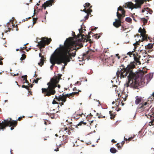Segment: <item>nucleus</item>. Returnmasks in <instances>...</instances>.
<instances>
[{"label":"nucleus","instance_id":"obj_1","mask_svg":"<svg viewBox=\"0 0 154 154\" xmlns=\"http://www.w3.org/2000/svg\"><path fill=\"white\" fill-rule=\"evenodd\" d=\"M72 38L71 37L67 38L64 42V45L61 44L59 45V47L57 48L54 51V53L57 49H59L57 51L58 55L54 57V59L57 64H61L62 62L67 60L69 62V58L71 56L70 52L71 50L75 49L72 48L70 44V41Z\"/></svg>","mask_w":154,"mask_h":154},{"label":"nucleus","instance_id":"obj_2","mask_svg":"<svg viewBox=\"0 0 154 154\" xmlns=\"http://www.w3.org/2000/svg\"><path fill=\"white\" fill-rule=\"evenodd\" d=\"M134 67L135 66L131 64L128 65L126 68H124V70L121 69L120 70L119 69H118L116 72V75H119L120 74L121 78H124L129 73V75L127 77V79H128V83L129 84L131 81L132 80V79L134 77L135 74L131 69L134 68Z\"/></svg>","mask_w":154,"mask_h":154},{"label":"nucleus","instance_id":"obj_3","mask_svg":"<svg viewBox=\"0 0 154 154\" xmlns=\"http://www.w3.org/2000/svg\"><path fill=\"white\" fill-rule=\"evenodd\" d=\"M47 85L48 86L47 88L42 89V93L44 94L45 96H49L51 95H54L56 93L55 89L56 86L52 82L51 79L47 83Z\"/></svg>","mask_w":154,"mask_h":154},{"label":"nucleus","instance_id":"obj_4","mask_svg":"<svg viewBox=\"0 0 154 154\" xmlns=\"http://www.w3.org/2000/svg\"><path fill=\"white\" fill-rule=\"evenodd\" d=\"M51 38H48L47 37H43L39 43V44L42 47H44L46 44H48L51 41Z\"/></svg>","mask_w":154,"mask_h":154},{"label":"nucleus","instance_id":"obj_5","mask_svg":"<svg viewBox=\"0 0 154 154\" xmlns=\"http://www.w3.org/2000/svg\"><path fill=\"white\" fill-rule=\"evenodd\" d=\"M11 118H9L6 119L4 120V122L7 121V122H4L2 121L1 123H0V129L4 131V129H5V127H7L8 123H10L11 121Z\"/></svg>","mask_w":154,"mask_h":154},{"label":"nucleus","instance_id":"obj_6","mask_svg":"<svg viewBox=\"0 0 154 154\" xmlns=\"http://www.w3.org/2000/svg\"><path fill=\"white\" fill-rule=\"evenodd\" d=\"M54 0L47 1L42 4V7L44 8L45 10L47 7H50L52 5V3H54Z\"/></svg>","mask_w":154,"mask_h":154},{"label":"nucleus","instance_id":"obj_7","mask_svg":"<svg viewBox=\"0 0 154 154\" xmlns=\"http://www.w3.org/2000/svg\"><path fill=\"white\" fill-rule=\"evenodd\" d=\"M140 37L141 38V37H142V40H141L140 39H139L138 41H137L136 40V43H134L133 45H134V46H135L136 45H139V43L141 42V41H143L146 40H147V39L149 38L148 37L147 35H141V36H140Z\"/></svg>","mask_w":154,"mask_h":154},{"label":"nucleus","instance_id":"obj_8","mask_svg":"<svg viewBox=\"0 0 154 154\" xmlns=\"http://www.w3.org/2000/svg\"><path fill=\"white\" fill-rule=\"evenodd\" d=\"M153 76V73H150L146 75L144 78V80L146 79V82H149L152 79V78Z\"/></svg>","mask_w":154,"mask_h":154},{"label":"nucleus","instance_id":"obj_9","mask_svg":"<svg viewBox=\"0 0 154 154\" xmlns=\"http://www.w3.org/2000/svg\"><path fill=\"white\" fill-rule=\"evenodd\" d=\"M39 57L41 58L40 60V62L38 63V65L40 66H41L43 65L44 63V61L45 60V58H44L43 56L41 55V53H40L39 54Z\"/></svg>","mask_w":154,"mask_h":154},{"label":"nucleus","instance_id":"obj_10","mask_svg":"<svg viewBox=\"0 0 154 154\" xmlns=\"http://www.w3.org/2000/svg\"><path fill=\"white\" fill-rule=\"evenodd\" d=\"M127 5L129 7H131L133 9L134 8L136 9L137 8H141L140 6H138L137 7L135 6L133 3L131 2H129L127 3Z\"/></svg>","mask_w":154,"mask_h":154},{"label":"nucleus","instance_id":"obj_11","mask_svg":"<svg viewBox=\"0 0 154 154\" xmlns=\"http://www.w3.org/2000/svg\"><path fill=\"white\" fill-rule=\"evenodd\" d=\"M51 79L52 80V82L54 83L57 87V84L59 82L60 79L57 78V77L55 78H51Z\"/></svg>","mask_w":154,"mask_h":154},{"label":"nucleus","instance_id":"obj_12","mask_svg":"<svg viewBox=\"0 0 154 154\" xmlns=\"http://www.w3.org/2000/svg\"><path fill=\"white\" fill-rule=\"evenodd\" d=\"M145 107H143L142 105V103L140 104L137 107V110L138 112H141L144 110Z\"/></svg>","mask_w":154,"mask_h":154},{"label":"nucleus","instance_id":"obj_13","mask_svg":"<svg viewBox=\"0 0 154 154\" xmlns=\"http://www.w3.org/2000/svg\"><path fill=\"white\" fill-rule=\"evenodd\" d=\"M146 1V0H135V2H136V3L135 4V5L137 3L138 4L137 5H136V7H137L138 6H140V5H142L144 1Z\"/></svg>","mask_w":154,"mask_h":154},{"label":"nucleus","instance_id":"obj_14","mask_svg":"<svg viewBox=\"0 0 154 154\" xmlns=\"http://www.w3.org/2000/svg\"><path fill=\"white\" fill-rule=\"evenodd\" d=\"M121 23L119 21V19H115V21L113 23V25L116 27H118L120 26H121Z\"/></svg>","mask_w":154,"mask_h":154},{"label":"nucleus","instance_id":"obj_15","mask_svg":"<svg viewBox=\"0 0 154 154\" xmlns=\"http://www.w3.org/2000/svg\"><path fill=\"white\" fill-rule=\"evenodd\" d=\"M125 15H121V14H119L118 12H117L116 13V16L118 17V18L119 19V21L120 23H122L121 20L125 16Z\"/></svg>","mask_w":154,"mask_h":154},{"label":"nucleus","instance_id":"obj_16","mask_svg":"<svg viewBox=\"0 0 154 154\" xmlns=\"http://www.w3.org/2000/svg\"><path fill=\"white\" fill-rule=\"evenodd\" d=\"M125 15H121V14H119L118 12H117L116 13V16L118 17V18L119 19V21L120 23H122L121 20L125 16Z\"/></svg>","mask_w":154,"mask_h":154},{"label":"nucleus","instance_id":"obj_17","mask_svg":"<svg viewBox=\"0 0 154 154\" xmlns=\"http://www.w3.org/2000/svg\"><path fill=\"white\" fill-rule=\"evenodd\" d=\"M52 56H51L50 59V62L52 64L50 66V69L51 70H52L53 67L55 63H56V62L54 61V57L52 59L51 58Z\"/></svg>","mask_w":154,"mask_h":154},{"label":"nucleus","instance_id":"obj_18","mask_svg":"<svg viewBox=\"0 0 154 154\" xmlns=\"http://www.w3.org/2000/svg\"><path fill=\"white\" fill-rule=\"evenodd\" d=\"M136 98L135 101V103L137 105L141 102L142 98L141 97H138V96H137Z\"/></svg>","mask_w":154,"mask_h":154},{"label":"nucleus","instance_id":"obj_19","mask_svg":"<svg viewBox=\"0 0 154 154\" xmlns=\"http://www.w3.org/2000/svg\"><path fill=\"white\" fill-rule=\"evenodd\" d=\"M10 126H13L14 127H16L17 125V120H12L10 122Z\"/></svg>","mask_w":154,"mask_h":154},{"label":"nucleus","instance_id":"obj_20","mask_svg":"<svg viewBox=\"0 0 154 154\" xmlns=\"http://www.w3.org/2000/svg\"><path fill=\"white\" fill-rule=\"evenodd\" d=\"M110 151L112 153L114 154L117 152V150L115 148L112 147L110 149Z\"/></svg>","mask_w":154,"mask_h":154},{"label":"nucleus","instance_id":"obj_21","mask_svg":"<svg viewBox=\"0 0 154 154\" xmlns=\"http://www.w3.org/2000/svg\"><path fill=\"white\" fill-rule=\"evenodd\" d=\"M153 46V44L149 43L146 45H145V48L146 49L151 48H152Z\"/></svg>","mask_w":154,"mask_h":154},{"label":"nucleus","instance_id":"obj_22","mask_svg":"<svg viewBox=\"0 0 154 154\" xmlns=\"http://www.w3.org/2000/svg\"><path fill=\"white\" fill-rule=\"evenodd\" d=\"M85 5H84V7L85 8L86 7H87L89 8H91L92 7V6H90V4L89 3H85Z\"/></svg>","mask_w":154,"mask_h":154},{"label":"nucleus","instance_id":"obj_23","mask_svg":"<svg viewBox=\"0 0 154 154\" xmlns=\"http://www.w3.org/2000/svg\"><path fill=\"white\" fill-rule=\"evenodd\" d=\"M60 96H61L60 100H61L62 102H65L66 100V97H62V96H61V95H60Z\"/></svg>","mask_w":154,"mask_h":154},{"label":"nucleus","instance_id":"obj_24","mask_svg":"<svg viewBox=\"0 0 154 154\" xmlns=\"http://www.w3.org/2000/svg\"><path fill=\"white\" fill-rule=\"evenodd\" d=\"M125 20L128 23H130L132 21V20L131 18L128 17H127L125 18Z\"/></svg>","mask_w":154,"mask_h":154},{"label":"nucleus","instance_id":"obj_25","mask_svg":"<svg viewBox=\"0 0 154 154\" xmlns=\"http://www.w3.org/2000/svg\"><path fill=\"white\" fill-rule=\"evenodd\" d=\"M72 51V50L70 52V53H71V56H70V58H69V61H70V59H72V58L71 57V56H72L73 57H74L76 55V51H75L74 53H71V51Z\"/></svg>","mask_w":154,"mask_h":154},{"label":"nucleus","instance_id":"obj_26","mask_svg":"<svg viewBox=\"0 0 154 154\" xmlns=\"http://www.w3.org/2000/svg\"><path fill=\"white\" fill-rule=\"evenodd\" d=\"M141 20L144 23H147L148 19H146L145 18H141Z\"/></svg>","mask_w":154,"mask_h":154},{"label":"nucleus","instance_id":"obj_27","mask_svg":"<svg viewBox=\"0 0 154 154\" xmlns=\"http://www.w3.org/2000/svg\"><path fill=\"white\" fill-rule=\"evenodd\" d=\"M142 104L143 107H145V108L148 106L149 103L147 102H145L144 103H142Z\"/></svg>","mask_w":154,"mask_h":154},{"label":"nucleus","instance_id":"obj_28","mask_svg":"<svg viewBox=\"0 0 154 154\" xmlns=\"http://www.w3.org/2000/svg\"><path fill=\"white\" fill-rule=\"evenodd\" d=\"M100 35H101L102 34V33H101L99 34H95V38H96L97 39L99 38L100 37Z\"/></svg>","mask_w":154,"mask_h":154},{"label":"nucleus","instance_id":"obj_29","mask_svg":"<svg viewBox=\"0 0 154 154\" xmlns=\"http://www.w3.org/2000/svg\"><path fill=\"white\" fill-rule=\"evenodd\" d=\"M24 75H22V76H21V78L23 79V80H25V82H23V83H24L25 82L26 83H27L28 85H29V82H28V81H27V80H26V79H25V78L24 77Z\"/></svg>","mask_w":154,"mask_h":154},{"label":"nucleus","instance_id":"obj_30","mask_svg":"<svg viewBox=\"0 0 154 154\" xmlns=\"http://www.w3.org/2000/svg\"><path fill=\"white\" fill-rule=\"evenodd\" d=\"M82 122H83V121H81L77 125L75 126V128H78V126H81L82 124Z\"/></svg>","mask_w":154,"mask_h":154},{"label":"nucleus","instance_id":"obj_31","mask_svg":"<svg viewBox=\"0 0 154 154\" xmlns=\"http://www.w3.org/2000/svg\"><path fill=\"white\" fill-rule=\"evenodd\" d=\"M124 6L125 8L131 9V10H132L133 9V8H132L131 7H129L128 6V5H127V3H125V5Z\"/></svg>","mask_w":154,"mask_h":154},{"label":"nucleus","instance_id":"obj_32","mask_svg":"<svg viewBox=\"0 0 154 154\" xmlns=\"http://www.w3.org/2000/svg\"><path fill=\"white\" fill-rule=\"evenodd\" d=\"M88 17H89V16L88 15L85 16L84 17V18L82 20H81V21H85L86 20L88 19Z\"/></svg>","mask_w":154,"mask_h":154},{"label":"nucleus","instance_id":"obj_33","mask_svg":"<svg viewBox=\"0 0 154 154\" xmlns=\"http://www.w3.org/2000/svg\"><path fill=\"white\" fill-rule=\"evenodd\" d=\"M60 97H61V96H60V95L59 96V97H58V96H57L55 95L54 99L57 100L58 101H60V98H61Z\"/></svg>","mask_w":154,"mask_h":154},{"label":"nucleus","instance_id":"obj_34","mask_svg":"<svg viewBox=\"0 0 154 154\" xmlns=\"http://www.w3.org/2000/svg\"><path fill=\"white\" fill-rule=\"evenodd\" d=\"M146 32L145 30L144 29H143L142 31V33L141 34V35H146Z\"/></svg>","mask_w":154,"mask_h":154},{"label":"nucleus","instance_id":"obj_35","mask_svg":"<svg viewBox=\"0 0 154 154\" xmlns=\"http://www.w3.org/2000/svg\"><path fill=\"white\" fill-rule=\"evenodd\" d=\"M68 62L67 61V60H65V61H63V62H62L61 63V64H60V65H62V63H64V64L63 66H66L67 65V62Z\"/></svg>","mask_w":154,"mask_h":154},{"label":"nucleus","instance_id":"obj_36","mask_svg":"<svg viewBox=\"0 0 154 154\" xmlns=\"http://www.w3.org/2000/svg\"><path fill=\"white\" fill-rule=\"evenodd\" d=\"M132 55H133V56L134 59V60L135 61H137V58L135 57V56H136L135 54H132Z\"/></svg>","mask_w":154,"mask_h":154},{"label":"nucleus","instance_id":"obj_37","mask_svg":"<svg viewBox=\"0 0 154 154\" xmlns=\"http://www.w3.org/2000/svg\"><path fill=\"white\" fill-rule=\"evenodd\" d=\"M22 87L23 88H24L26 89H27L28 90H29V89L28 88V86H27L23 85H22Z\"/></svg>","mask_w":154,"mask_h":154},{"label":"nucleus","instance_id":"obj_38","mask_svg":"<svg viewBox=\"0 0 154 154\" xmlns=\"http://www.w3.org/2000/svg\"><path fill=\"white\" fill-rule=\"evenodd\" d=\"M62 75V74L59 73L57 74V78L60 79H61V77Z\"/></svg>","mask_w":154,"mask_h":154},{"label":"nucleus","instance_id":"obj_39","mask_svg":"<svg viewBox=\"0 0 154 154\" xmlns=\"http://www.w3.org/2000/svg\"><path fill=\"white\" fill-rule=\"evenodd\" d=\"M79 94V93L78 92H72L71 93H69V94L73 95V94Z\"/></svg>","mask_w":154,"mask_h":154},{"label":"nucleus","instance_id":"obj_40","mask_svg":"<svg viewBox=\"0 0 154 154\" xmlns=\"http://www.w3.org/2000/svg\"><path fill=\"white\" fill-rule=\"evenodd\" d=\"M121 11H122V15H125V11L124 10L122 9Z\"/></svg>","mask_w":154,"mask_h":154},{"label":"nucleus","instance_id":"obj_41","mask_svg":"<svg viewBox=\"0 0 154 154\" xmlns=\"http://www.w3.org/2000/svg\"><path fill=\"white\" fill-rule=\"evenodd\" d=\"M72 94H69H69H65V97L66 96H67V97H70V96H69V95H71V96H72Z\"/></svg>","mask_w":154,"mask_h":154},{"label":"nucleus","instance_id":"obj_42","mask_svg":"<svg viewBox=\"0 0 154 154\" xmlns=\"http://www.w3.org/2000/svg\"><path fill=\"white\" fill-rule=\"evenodd\" d=\"M52 103L53 104H58V103H57V102L56 101L54 100H53Z\"/></svg>","mask_w":154,"mask_h":154},{"label":"nucleus","instance_id":"obj_43","mask_svg":"<svg viewBox=\"0 0 154 154\" xmlns=\"http://www.w3.org/2000/svg\"><path fill=\"white\" fill-rule=\"evenodd\" d=\"M122 7L121 6H119V7L117 9V12H118V11H121L122 9L121 8Z\"/></svg>","mask_w":154,"mask_h":154},{"label":"nucleus","instance_id":"obj_44","mask_svg":"<svg viewBox=\"0 0 154 154\" xmlns=\"http://www.w3.org/2000/svg\"><path fill=\"white\" fill-rule=\"evenodd\" d=\"M38 79H36V80L34 79L33 81L35 83H37L38 82Z\"/></svg>","mask_w":154,"mask_h":154},{"label":"nucleus","instance_id":"obj_45","mask_svg":"<svg viewBox=\"0 0 154 154\" xmlns=\"http://www.w3.org/2000/svg\"><path fill=\"white\" fill-rule=\"evenodd\" d=\"M127 54L130 57H131V55H132L131 52H128Z\"/></svg>","mask_w":154,"mask_h":154},{"label":"nucleus","instance_id":"obj_46","mask_svg":"<svg viewBox=\"0 0 154 154\" xmlns=\"http://www.w3.org/2000/svg\"><path fill=\"white\" fill-rule=\"evenodd\" d=\"M22 57L24 58V60L26 58V55L24 54H22Z\"/></svg>","mask_w":154,"mask_h":154},{"label":"nucleus","instance_id":"obj_47","mask_svg":"<svg viewBox=\"0 0 154 154\" xmlns=\"http://www.w3.org/2000/svg\"><path fill=\"white\" fill-rule=\"evenodd\" d=\"M120 67H123V68H122V69L123 70L124 69V68H126V67H125V66L123 65H121V66H120ZM120 69H122V68H120Z\"/></svg>","mask_w":154,"mask_h":154},{"label":"nucleus","instance_id":"obj_48","mask_svg":"<svg viewBox=\"0 0 154 154\" xmlns=\"http://www.w3.org/2000/svg\"><path fill=\"white\" fill-rule=\"evenodd\" d=\"M111 111H109V113L110 114V116H111L110 119H112L113 118L112 117V114L111 113Z\"/></svg>","mask_w":154,"mask_h":154},{"label":"nucleus","instance_id":"obj_49","mask_svg":"<svg viewBox=\"0 0 154 154\" xmlns=\"http://www.w3.org/2000/svg\"><path fill=\"white\" fill-rule=\"evenodd\" d=\"M105 116H99L98 117V118L99 119L102 118H105Z\"/></svg>","mask_w":154,"mask_h":154},{"label":"nucleus","instance_id":"obj_50","mask_svg":"<svg viewBox=\"0 0 154 154\" xmlns=\"http://www.w3.org/2000/svg\"><path fill=\"white\" fill-rule=\"evenodd\" d=\"M141 29V27H140L139 28V29L138 32L139 33H140L141 34L142 33V32L140 30V29Z\"/></svg>","mask_w":154,"mask_h":154},{"label":"nucleus","instance_id":"obj_51","mask_svg":"<svg viewBox=\"0 0 154 154\" xmlns=\"http://www.w3.org/2000/svg\"><path fill=\"white\" fill-rule=\"evenodd\" d=\"M111 142L113 143H115L116 142L114 139H113L111 140Z\"/></svg>","mask_w":154,"mask_h":154},{"label":"nucleus","instance_id":"obj_52","mask_svg":"<svg viewBox=\"0 0 154 154\" xmlns=\"http://www.w3.org/2000/svg\"><path fill=\"white\" fill-rule=\"evenodd\" d=\"M66 133L67 132V134H68V135H70V134H71V132H69V131H68V132H67V131H66Z\"/></svg>","mask_w":154,"mask_h":154},{"label":"nucleus","instance_id":"obj_53","mask_svg":"<svg viewBox=\"0 0 154 154\" xmlns=\"http://www.w3.org/2000/svg\"><path fill=\"white\" fill-rule=\"evenodd\" d=\"M79 83H80V85L81 84L80 82L79 81H77L75 84V85L78 84Z\"/></svg>","mask_w":154,"mask_h":154},{"label":"nucleus","instance_id":"obj_54","mask_svg":"<svg viewBox=\"0 0 154 154\" xmlns=\"http://www.w3.org/2000/svg\"><path fill=\"white\" fill-rule=\"evenodd\" d=\"M95 132H95V130H94L93 131V132H91L90 133H89V134H88V135H89V134H91V133H95Z\"/></svg>","mask_w":154,"mask_h":154},{"label":"nucleus","instance_id":"obj_55","mask_svg":"<svg viewBox=\"0 0 154 154\" xmlns=\"http://www.w3.org/2000/svg\"><path fill=\"white\" fill-rule=\"evenodd\" d=\"M19 74V73H17V74H14L13 75V76H15L16 75H18Z\"/></svg>","mask_w":154,"mask_h":154},{"label":"nucleus","instance_id":"obj_56","mask_svg":"<svg viewBox=\"0 0 154 154\" xmlns=\"http://www.w3.org/2000/svg\"><path fill=\"white\" fill-rule=\"evenodd\" d=\"M149 117H150V118L152 120H154V118H152V116H149Z\"/></svg>","mask_w":154,"mask_h":154},{"label":"nucleus","instance_id":"obj_57","mask_svg":"<svg viewBox=\"0 0 154 154\" xmlns=\"http://www.w3.org/2000/svg\"><path fill=\"white\" fill-rule=\"evenodd\" d=\"M54 151H59L58 148L57 147V149H54Z\"/></svg>","mask_w":154,"mask_h":154},{"label":"nucleus","instance_id":"obj_58","mask_svg":"<svg viewBox=\"0 0 154 154\" xmlns=\"http://www.w3.org/2000/svg\"><path fill=\"white\" fill-rule=\"evenodd\" d=\"M62 69L63 70L65 68V67L64 66H63L62 67Z\"/></svg>","mask_w":154,"mask_h":154},{"label":"nucleus","instance_id":"obj_59","mask_svg":"<svg viewBox=\"0 0 154 154\" xmlns=\"http://www.w3.org/2000/svg\"><path fill=\"white\" fill-rule=\"evenodd\" d=\"M125 142L124 140L122 141V142L121 143L122 144V145Z\"/></svg>","mask_w":154,"mask_h":154},{"label":"nucleus","instance_id":"obj_60","mask_svg":"<svg viewBox=\"0 0 154 154\" xmlns=\"http://www.w3.org/2000/svg\"><path fill=\"white\" fill-rule=\"evenodd\" d=\"M124 140L127 142V141L128 140V139L126 138H125V137H124Z\"/></svg>","mask_w":154,"mask_h":154},{"label":"nucleus","instance_id":"obj_61","mask_svg":"<svg viewBox=\"0 0 154 154\" xmlns=\"http://www.w3.org/2000/svg\"><path fill=\"white\" fill-rule=\"evenodd\" d=\"M24 58H23L22 57H21L20 59V60H21V61H22L23 60H24Z\"/></svg>","mask_w":154,"mask_h":154},{"label":"nucleus","instance_id":"obj_62","mask_svg":"<svg viewBox=\"0 0 154 154\" xmlns=\"http://www.w3.org/2000/svg\"><path fill=\"white\" fill-rule=\"evenodd\" d=\"M58 88H60V85H58L57 86Z\"/></svg>","mask_w":154,"mask_h":154},{"label":"nucleus","instance_id":"obj_63","mask_svg":"<svg viewBox=\"0 0 154 154\" xmlns=\"http://www.w3.org/2000/svg\"><path fill=\"white\" fill-rule=\"evenodd\" d=\"M89 12L91 13L92 12V11L91 9L90 8H89Z\"/></svg>","mask_w":154,"mask_h":154},{"label":"nucleus","instance_id":"obj_64","mask_svg":"<svg viewBox=\"0 0 154 154\" xmlns=\"http://www.w3.org/2000/svg\"><path fill=\"white\" fill-rule=\"evenodd\" d=\"M151 95H152L153 97H154V92L152 93Z\"/></svg>","mask_w":154,"mask_h":154}]
</instances>
